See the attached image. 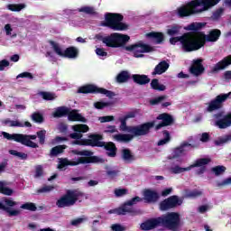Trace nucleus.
I'll return each mask as SVG.
<instances>
[{"label":"nucleus","mask_w":231,"mask_h":231,"mask_svg":"<svg viewBox=\"0 0 231 231\" xmlns=\"http://www.w3.org/2000/svg\"><path fill=\"white\" fill-rule=\"evenodd\" d=\"M80 198H84V192L77 189H68L57 201L56 207L58 208H69L73 207Z\"/></svg>","instance_id":"6e6552de"},{"label":"nucleus","mask_w":231,"mask_h":231,"mask_svg":"<svg viewBox=\"0 0 231 231\" xmlns=\"http://www.w3.org/2000/svg\"><path fill=\"white\" fill-rule=\"evenodd\" d=\"M99 120H100L101 124H106V122H113V120H115V116H105L99 117Z\"/></svg>","instance_id":"052dcab7"},{"label":"nucleus","mask_w":231,"mask_h":231,"mask_svg":"<svg viewBox=\"0 0 231 231\" xmlns=\"http://www.w3.org/2000/svg\"><path fill=\"white\" fill-rule=\"evenodd\" d=\"M42 174H44V171L42 170V165L36 166L34 178H41L42 176Z\"/></svg>","instance_id":"6e6d98bb"},{"label":"nucleus","mask_w":231,"mask_h":231,"mask_svg":"<svg viewBox=\"0 0 231 231\" xmlns=\"http://www.w3.org/2000/svg\"><path fill=\"white\" fill-rule=\"evenodd\" d=\"M65 149H68V146L66 144L54 146L51 149L49 156H51V158H55L59 154H62Z\"/></svg>","instance_id":"72a5a7b5"},{"label":"nucleus","mask_w":231,"mask_h":231,"mask_svg":"<svg viewBox=\"0 0 231 231\" xmlns=\"http://www.w3.org/2000/svg\"><path fill=\"white\" fill-rule=\"evenodd\" d=\"M131 79V75L127 70H122L117 76H116V82L118 84H124L127 82Z\"/></svg>","instance_id":"e433bc0d"},{"label":"nucleus","mask_w":231,"mask_h":231,"mask_svg":"<svg viewBox=\"0 0 231 231\" xmlns=\"http://www.w3.org/2000/svg\"><path fill=\"white\" fill-rule=\"evenodd\" d=\"M55 187L51 185H44L43 187L40 188L37 192L38 194H45L48 192H51V190H54Z\"/></svg>","instance_id":"603ef678"},{"label":"nucleus","mask_w":231,"mask_h":231,"mask_svg":"<svg viewBox=\"0 0 231 231\" xmlns=\"http://www.w3.org/2000/svg\"><path fill=\"white\" fill-rule=\"evenodd\" d=\"M1 194H4L5 196H12V194H14V189H12L6 186H4V189H2Z\"/></svg>","instance_id":"0e129e2a"},{"label":"nucleus","mask_w":231,"mask_h":231,"mask_svg":"<svg viewBox=\"0 0 231 231\" xmlns=\"http://www.w3.org/2000/svg\"><path fill=\"white\" fill-rule=\"evenodd\" d=\"M181 205H183V200L180 199V197L172 195L160 203V210L165 212L166 210L176 208V207H180Z\"/></svg>","instance_id":"a211bd4d"},{"label":"nucleus","mask_w":231,"mask_h":231,"mask_svg":"<svg viewBox=\"0 0 231 231\" xmlns=\"http://www.w3.org/2000/svg\"><path fill=\"white\" fill-rule=\"evenodd\" d=\"M228 142H231V134L218 137L217 140L214 141V143L217 147H220L221 145H225V143H228Z\"/></svg>","instance_id":"58836bf2"},{"label":"nucleus","mask_w":231,"mask_h":231,"mask_svg":"<svg viewBox=\"0 0 231 231\" xmlns=\"http://www.w3.org/2000/svg\"><path fill=\"white\" fill-rule=\"evenodd\" d=\"M231 92L227 94H219L213 100L207 104V111L208 113H212L214 111H217L219 109H223V103L226 102L228 98H230Z\"/></svg>","instance_id":"4468645a"},{"label":"nucleus","mask_w":231,"mask_h":231,"mask_svg":"<svg viewBox=\"0 0 231 231\" xmlns=\"http://www.w3.org/2000/svg\"><path fill=\"white\" fill-rule=\"evenodd\" d=\"M104 133L106 134L118 133V129H116V125H108L106 126V129L104 131Z\"/></svg>","instance_id":"13d9d810"},{"label":"nucleus","mask_w":231,"mask_h":231,"mask_svg":"<svg viewBox=\"0 0 231 231\" xmlns=\"http://www.w3.org/2000/svg\"><path fill=\"white\" fill-rule=\"evenodd\" d=\"M180 42L182 50L188 53L190 51H198L199 45L194 42V32H186L181 36L172 37L170 39V43L175 45Z\"/></svg>","instance_id":"1a4fd4ad"},{"label":"nucleus","mask_w":231,"mask_h":231,"mask_svg":"<svg viewBox=\"0 0 231 231\" xmlns=\"http://www.w3.org/2000/svg\"><path fill=\"white\" fill-rule=\"evenodd\" d=\"M189 73L194 77H199L205 73V67L203 66V60L197 59L193 60L192 65L189 67Z\"/></svg>","instance_id":"4be33fe9"},{"label":"nucleus","mask_w":231,"mask_h":231,"mask_svg":"<svg viewBox=\"0 0 231 231\" xmlns=\"http://www.w3.org/2000/svg\"><path fill=\"white\" fill-rule=\"evenodd\" d=\"M9 154L12 156H16L20 160H28V154L24 152H18L16 150H9Z\"/></svg>","instance_id":"de8ad7c7"},{"label":"nucleus","mask_w":231,"mask_h":231,"mask_svg":"<svg viewBox=\"0 0 231 231\" xmlns=\"http://www.w3.org/2000/svg\"><path fill=\"white\" fill-rule=\"evenodd\" d=\"M201 194H203L201 191L198 190V189H185L184 190V198H199V196H201Z\"/></svg>","instance_id":"ea45409f"},{"label":"nucleus","mask_w":231,"mask_h":231,"mask_svg":"<svg viewBox=\"0 0 231 231\" xmlns=\"http://www.w3.org/2000/svg\"><path fill=\"white\" fill-rule=\"evenodd\" d=\"M213 118H215V125L218 129H228V127H231V112L225 115L223 111H220L214 114Z\"/></svg>","instance_id":"2eb2a0df"},{"label":"nucleus","mask_w":231,"mask_h":231,"mask_svg":"<svg viewBox=\"0 0 231 231\" xmlns=\"http://www.w3.org/2000/svg\"><path fill=\"white\" fill-rule=\"evenodd\" d=\"M96 39L101 41L107 48H123L131 40V37L126 34L114 32L108 36H102V34H97Z\"/></svg>","instance_id":"423d86ee"},{"label":"nucleus","mask_w":231,"mask_h":231,"mask_svg":"<svg viewBox=\"0 0 231 231\" xmlns=\"http://www.w3.org/2000/svg\"><path fill=\"white\" fill-rule=\"evenodd\" d=\"M159 226L167 230L179 231L181 226V218L178 212H168L159 217Z\"/></svg>","instance_id":"0eeeda50"},{"label":"nucleus","mask_w":231,"mask_h":231,"mask_svg":"<svg viewBox=\"0 0 231 231\" xmlns=\"http://www.w3.org/2000/svg\"><path fill=\"white\" fill-rule=\"evenodd\" d=\"M63 57L65 59H77L79 57V49L73 46L68 47L64 51Z\"/></svg>","instance_id":"473e14b6"},{"label":"nucleus","mask_w":231,"mask_h":231,"mask_svg":"<svg viewBox=\"0 0 231 231\" xmlns=\"http://www.w3.org/2000/svg\"><path fill=\"white\" fill-rule=\"evenodd\" d=\"M206 24L205 23H192L186 27V30L189 32H193V39L195 44L199 45L197 51L201 50V48L207 44V42H216L219 40V37H221V31L219 29L211 30L208 35L203 32H199Z\"/></svg>","instance_id":"f03ea898"},{"label":"nucleus","mask_w":231,"mask_h":231,"mask_svg":"<svg viewBox=\"0 0 231 231\" xmlns=\"http://www.w3.org/2000/svg\"><path fill=\"white\" fill-rule=\"evenodd\" d=\"M231 64V55L225 57L222 60L218 61L213 68V71H221Z\"/></svg>","instance_id":"2f4dec72"},{"label":"nucleus","mask_w":231,"mask_h":231,"mask_svg":"<svg viewBox=\"0 0 231 231\" xmlns=\"http://www.w3.org/2000/svg\"><path fill=\"white\" fill-rule=\"evenodd\" d=\"M119 122L121 124L119 126L120 131L131 133V134H117L114 135L113 138L116 142H124L125 143L131 142V140H133L134 136H146V134H149L152 127H154V125H156V121H151L135 126H128L127 120L124 117H120Z\"/></svg>","instance_id":"f257e3e1"},{"label":"nucleus","mask_w":231,"mask_h":231,"mask_svg":"<svg viewBox=\"0 0 231 231\" xmlns=\"http://www.w3.org/2000/svg\"><path fill=\"white\" fill-rule=\"evenodd\" d=\"M111 229L112 231H125V228L120 224H113Z\"/></svg>","instance_id":"69168bd1"},{"label":"nucleus","mask_w":231,"mask_h":231,"mask_svg":"<svg viewBox=\"0 0 231 231\" xmlns=\"http://www.w3.org/2000/svg\"><path fill=\"white\" fill-rule=\"evenodd\" d=\"M72 130L75 133L69 134V138H71V140H75L74 142H80V140H82V136H84V134H82V133H88V131H89V126H88V125H72Z\"/></svg>","instance_id":"aec40b11"},{"label":"nucleus","mask_w":231,"mask_h":231,"mask_svg":"<svg viewBox=\"0 0 231 231\" xmlns=\"http://www.w3.org/2000/svg\"><path fill=\"white\" fill-rule=\"evenodd\" d=\"M150 86L152 89H154L155 91H165L167 89L165 85L160 84V80L158 79H152Z\"/></svg>","instance_id":"4c0bfd02"},{"label":"nucleus","mask_w":231,"mask_h":231,"mask_svg":"<svg viewBox=\"0 0 231 231\" xmlns=\"http://www.w3.org/2000/svg\"><path fill=\"white\" fill-rule=\"evenodd\" d=\"M132 79L134 84H138V86H145L151 82V79L145 74H134Z\"/></svg>","instance_id":"bb28decb"},{"label":"nucleus","mask_w":231,"mask_h":231,"mask_svg":"<svg viewBox=\"0 0 231 231\" xmlns=\"http://www.w3.org/2000/svg\"><path fill=\"white\" fill-rule=\"evenodd\" d=\"M124 15L118 13H106L105 21L101 22L100 26L110 28L114 32H125L129 25L124 22Z\"/></svg>","instance_id":"39448f33"},{"label":"nucleus","mask_w":231,"mask_h":231,"mask_svg":"<svg viewBox=\"0 0 231 231\" xmlns=\"http://www.w3.org/2000/svg\"><path fill=\"white\" fill-rule=\"evenodd\" d=\"M199 2V6H202L199 9V12H207L212 6H216L221 0H197Z\"/></svg>","instance_id":"cd10ccee"},{"label":"nucleus","mask_w":231,"mask_h":231,"mask_svg":"<svg viewBox=\"0 0 231 231\" xmlns=\"http://www.w3.org/2000/svg\"><path fill=\"white\" fill-rule=\"evenodd\" d=\"M104 135L100 134H90L88 139H81L80 141H73V145H85L87 147H103L106 152V156L116 158L118 148L113 142H104Z\"/></svg>","instance_id":"7ed1b4c3"},{"label":"nucleus","mask_w":231,"mask_h":231,"mask_svg":"<svg viewBox=\"0 0 231 231\" xmlns=\"http://www.w3.org/2000/svg\"><path fill=\"white\" fill-rule=\"evenodd\" d=\"M49 44L52 47L54 52L59 55L60 57H64V51H62V49L59 45V43L53 42V41H49Z\"/></svg>","instance_id":"37998d69"},{"label":"nucleus","mask_w":231,"mask_h":231,"mask_svg":"<svg viewBox=\"0 0 231 231\" xmlns=\"http://www.w3.org/2000/svg\"><path fill=\"white\" fill-rule=\"evenodd\" d=\"M198 6H199V1L197 0L190 1L188 4L181 5L177 9L178 16L180 17V19H183V17H190V15H194L196 14H201L202 11H199V9H197Z\"/></svg>","instance_id":"9b49d317"},{"label":"nucleus","mask_w":231,"mask_h":231,"mask_svg":"<svg viewBox=\"0 0 231 231\" xmlns=\"http://www.w3.org/2000/svg\"><path fill=\"white\" fill-rule=\"evenodd\" d=\"M31 119L34 124H44V116L40 112H34L31 116Z\"/></svg>","instance_id":"a19ab883"},{"label":"nucleus","mask_w":231,"mask_h":231,"mask_svg":"<svg viewBox=\"0 0 231 231\" xmlns=\"http://www.w3.org/2000/svg\"><path fill=\"white\" fill-rule=\"evenodd\" d=\"M185 147H192V144L189 143H183L173 151V158H180L183 152H185Z\"/></svg>","instance_id":"c9c22d12"},{"label":"nucleus","mask_w":231,"mask_h":231,"mask_svg":"<svg viewBox=\"0 0 231 231\" xmlns=\"http://www.w3.org/2000/svg\"><path fill=\"white\" fill-rule=\"evenodd\" d=\"M79 12H83V14H88V15H97V12L94 7L91 6H84L79 9Z\"/></svg>","instance_id":"3c124183"},{"label":"nucleus","mask_w":231,"mask_h":231,"mask_svg":"<svg viewBox=\"0 0 231 231\" xmlns=\"http://www.w3.org/2000/svg\"><path fill=\"white\" fill-rule=\"evenodd\" d=\"M125 50H126V51H134V57H135V59H142V57H143L142 53H151V51H154L153 47L143 42L125 46Z\"/></svg>","instance_id":"ddd939ff"},{"label":"nucleus","mask_w":231,"mask_h":231,"mask_svg":"<svg viewBox=\"0 0 231 231\" xmlns=\"http://www.w3.org/2000/svg\"><path fill=\"white\" fill-rule=\"evenodd\" d=\"M58 129H59L60 133L66 134V133H68V125L61 123L59 125Z\"/></svg>","instance_id":"338daca9"},{"label":"nucleus","mask_w":231,"mask_h":231,"mask_svg":"<svg viewBox=\"0 0 231 231\" xmlns=\"http://www.w3.org/2000/svg\"><path fill=\"white\" fill-rule=\"evenodd\" d=\"M160 226V219L158 217H153L147 219L140 225V228L143 231L154 230Z\"/></svg>","instance_id":"b1692460"},{"label":"nucleus","mask_w":231,"mask_h":231,"mask_svg":"<svg viewBox=\"0 0 231 231\" xmlns=\"http://www.w3.org/2000/svg\"><path fill=\"white\" fill-rule=\"evenodd\" d=\"M23 210H29L30 212H35L37 210V206L33 202H26L20 206Z\"/></svg>","instance_id":"c03bdc74"},{"label":"nucleus","mask_w":231,"mask_h":231,"mask_svg":"<svg viewBox=\"0 0 231 231\" xmlns=\"http://www.w3.org/2000/svg\"><path fill=\"white\" fill-rule=\"evenodd\" d=\"M108 214H117V216H125L126 214H131V216H138L142 214V211L133 208V206L129 205V202H125L121 207L110 209Z\"/></svg>","instance_id":"f3484780"},{"label":"nucleus","mask_w":231,"mask_h":231,"mask_svg":"<svg viewBox=\"0 0 231 231\" xmlns=\"http://www.w3.org/2000/svg\"><path fill=\"white\" fill-rule=\"evenodd\" d=\"M121 158L125 163H133L134 162H136V156L129 148L121 150Z\"/></svg>","instance_id":"393cba45"},{"label":"nucleus","mask_w":231,"mask_h":231,"mask_svg":"<svg viewBox=\"0 0 231 231\" xmlns=\"http://www.w3.org/2000/svg\"><path fill=\"white\" fill-rule=\"evenodd\" d=\"M86 221V218L84 217H78L76 219L71 220L70 225L72 226H79V225L84 223Z\"/></svg>","instance_id":"4d7b16f0"},{"label":"nucleus","mask_w":231,"mask_h":231,"mask_svg":"<svg viewBox=\"0 0 231 231\" xmlns=\"http://www.w3.org/2000/svg\"><path fill=\"white\" fill-rule=\"evenodd\" d=\"M140 201H142V198L136 196V197L133 198L132 199H130L126 202H128V205L133 207L134 205H136V203H140Z\"/></svg>","instance_id":"680f3d73"},{"label":"nucleus","mask_w":231,"mask_h":231,"mask_svg":"<svg viewBox=\"0 0 231 231\" xmlns=\"http://www.w3.org/2000/svg\"><path fill=\"white\" fill-rule=\"evenodd\" d=\"M156 120H162V122L155 126V131H160L162 127H169V125H172V124H174V117H172L169 113L160 114L156 117Z\"/></svg>","instance_id":"412c9836"},{"label":"nucleus","mask_w":231,"mask_h":231,"mask_svg":"<svg viewBox=\"0 0 231 231\" xmlns=\"http://www.w3.org/2000/svg\"><path fill=\"white\" fill-rule=\"evenodd\" d=\"M226 171V167L223 165L215 166L211 169V172L215 174V176H221V174H225Z\"/></svg>","instance_id":"49530a36"},{"label":"nucleus","mask_w":231,"mask_h":231,"mask_svg":"<svg viewBox=\"0 0 231 231\" xmlns=\"http://www.w3.org/2000/svg\"><path fill=\"white\" fill-rule=\"evenodd\" d=\"M200 142L202 143H207L208 142H210V134L209 133H202L200 136Z\"/></svg>","instance_id":"bf43d9fd"},{"label":"nucleus","mask_w":231,"mask_h":231,"mask_svg":"<svg viewBox=\"0 0 231 231\" xmlns=\"http://www.w3.org/2000/svg\"><path fill=\"white\" fill-rule=\"evenodd\" d=\"M78 93H81L83 95H89V94H100V95H106L108 98H113V97H116V94L111 90H107L104 88H98L95 85L88 84L80 87L78 89Z\"/></svg>","instance_id":"f8f14e48"},{"label":"nucleus","mask_w":231,"mask_h":231,"mask_svg":"<svg viewBox=\"0 0 231 231\" xmlns=\"http://www.w3.org/2000/svg\"><path fill=\"white\" fill-rule=\"evenodd\" d=\"M180 30H181V27L179 25H172L170 29L167 30V33L173 37V35H178L180 33Z\"/></svg>","instance_id":"8fccbe9b"},{"label":"nucleus","mask_w":231,"mask_h":231,"mask_svg":"<svg viewBox=\"0 0 231 231\" xmlns=\"http://www.w3.org/2000/svg\"><path fill=\"white\" fill-rule=\"evenodd\" d=\"M128 190L127 189H116L115 194L116 198H122V196H125L127 194Z\"/></svg>","instance_id":"5fc2aeb1"},{"label":"nucleus","mask_w":231,"mask_h":231,"mask_svg":"<svg viewBox=\"0 0 231 231\" xmlns=\"http://www.w3.org/2000/svg\"><path fill=\"white\" fill-rule=\"evenodd\" d=\"M36 134L39 138V143L44 145V143H46V130L38 131Z\"/></svg>","instance_id":"09e8293b"},{"label":"nucleus","mask_w":231,"mask_h":231,"mask_svg":"<svg viewBox=\"0 0 231 231\" xmlns=\"http://www.w3.org/2000/svg\"><path fill=\"white\" fill-rule=\"evenodd\" d=\"M143 196L145 203H158L160 199V193L149 189L143 190Z\"/></svg>","instance_id":"5701e85b"},{"label":"nucleus","mask_w":231,"mask_h":231,"mask_svg":"<svg viewBox=\"0 0 231 231\" xmlns=\"http://www.w3.org/2000/svg\"><path fill=\"white\" fill-rule=\"evenodd\" d=\"M107 106H109V103L106 102H96L94 104V107H96V109H104V107H107Z\"/></svg>","instance_id":"e2e57ef3"},{"label":"nucleus","mask_w":231,"mask_h":231,"mask_svg":"<svg viewBox=\"0 0 231 231\" xmlns=\"http://www.w3.org/2000/svg\"><path fill=\"white\" fill-rule=\"evenodd\" d=\"M79 110H69L68 119L69 122H82L86 124L88 119L84 117L81 114L78 113Z\"/></svg>","instance_id":"c756f323"},{"label":"nucleus","mask_w":231,"mask_h":231,"mask_svg":"<svg viewBox=\"0 0 231 231\" xmlns=\"http://www.w3.org/2000/svg\"><path fill=\"white\" fill-rule=\"evenodd\" d=\"M2 134L5 140H13L14 142H17V143L25 145V147H31V149L39 148V144L32 141L37 140V135L35 134H8L7 132H3Z\"/></svg>","instance_id":"9d476101"},{"label":"nucleus","mask_w":231,"mask_h":231,"mask_svg":"<svg viewBox=\"0 0 231 231\" xmlns=\"http://www.w3.org/2000/svg\"><path fill=\"white\" fill-rule=\"evenodd\" d=\"M162 134H163L164 138L161 139L157 143V145H159V146L165 145V143H169V142H171V134L169 133V131H167V130L162 131Z\"/></svg>","instance_id":"a18cd8bd"},{"label":"nucleus","mask_w":231,"mask_h":231,"mask_svg":"<svg viewBox=\"0 0 231 231\" xmlns=\"http://www.w3.org/2000/svg\"><path fill=\"white\" fill-rule=\"evenodd\" d=\"M69 115V108L66 106H59L53 113L54 118H62V116H68Z\"/></svg>","instance_id":"f704fd0d"},{"label":"nucleus","mask_w":231,"mask_h":231,"mask_svg":"<svg viewBox=\"0 0 231 231\" xmlns=\"http://www.w3.org/2000/svg\"><path fill=\"white\" fill-rule=\"evenodd\" d=\"M167 95L159 96L157 97H154L153 99H151L150 104L151 106H158V104H162L161 106L162 108L169 107V106H172V102H163L164 100H167Z\"/></svg>","instance_id":"a878e982"},{"label":"nucleus","mask_w":231,"mask_h":231,"mask_svg":"<svg viewBox=\"0 0 231 231\" xmlns=\"http://www.w3.org/2000/svg\"><path fill=\"white\" fill-rule=\"evenodd\" d=\"M96 53L99 57H107V52L106 51V50L104 48L96 49Z\"/></svg>","instance_id":"774afa93"},{"label":"nucleus","mask_w":231,"mask_h":231,"mask_svg":"<svg viewBox=\"0 0 231 231\" xmlns=\"http://www.w3.org/2000/svg\"><path fill=\"white\" fill-rule=\"evenodd\" d=\"M26 8L25 4H9L7 5V9L11 12H21V10H24Z\"/></svg>","instance_id":"79ce46f5"},{"label":"nucleus","mask_w":231,"mask_h":231,"mask_svg":"<svg viewBox=\"0 0 231 231\" xmlns=\"http://www.w3.org/2000/svg\"><path fill=\"white\" fill-rule=\"evenodd\" d=\"M169 63L165 60L159 62L152 72V77H156V75H163V73L169 69Z\"/></svg>","instance_id":"c85d7f7f"},{"label":"nucleus","mask_w":231,"mask_h":231,"mask_svg":"<svg viewBox=\"0 0 231 231\" xmlns=\"http://www.w3.org/2000/svg\"><path fill=\"white\" fill-rule=\"evenodd\" d=\"M41 96L42 97L43 100H55V94L51 92H42Z\"/></svg>","instance_id":"864d4df0"},{"label":"nucleus","mask_w":231,"mask_h":231,"mask_svg":"<svg viewBox=\"0 0 231 231\" xmlns=\"http://www.w3.org/2000/svg\"><path fill=\"white\" fill-rule=\"evenodd\" d=\"M210 163V159L208 158H201L198 159L193 164L189 167L182 168L180 165H175L170 169L171 174H181V172H187V171H190L194 169V167H202V165H208Z\"/></svg>","instance_id":"dca6fc26"},{"label":"nucleus","mask_w":231,"mask_h":231,"mask_svg":"<svg viewBox=\"0 0 231 231\" xmlns=\"http://www.w3.org/2000/svg\"><path fill=\"white\" fill-rule=\"evenodd\" d=\"M149 39H153L155 41V44H162L163 41H165V34L160 32H151L146 34Z\"/></svg>","instance_id":"7c9ffc66"},{"label":"nucleus","mask_w":231,"mask_h":231,"mask_svg":"<svg viewBox=\"0 0 231 231\" xmlns=\"http://www.w3.org/2000/svg\"><path fill=\"white\" fill-rule=\"evenodd\" d=\"M4 203L5 204L0 201V210H4L5 212H6L9 217H14L15 216L21 215V210L12 209V207H15L17 205L16 201H14L12 199L5 198L4 199Z\"/></svg>","instance_id":"6ab92c4d"},{"label":"nucleus","mask_w":231,"mask_h":231,"mask_svg":"<svg viewBox=\"0 0 231 231\" xmlns=\"http://www.w3.org/2000/svg\"><path fill=\"white\" fill-rule=\"evenodd\" d=\"M72 154L86 157H79L77 161H69L68 158L60 159L58 169H64V167L68 166L77 167V165H84L86 163H106V160L97 155H93V152L89 150H72Z\"/></svg>","instance_id":"20e7f679"}]
</instances>
